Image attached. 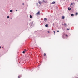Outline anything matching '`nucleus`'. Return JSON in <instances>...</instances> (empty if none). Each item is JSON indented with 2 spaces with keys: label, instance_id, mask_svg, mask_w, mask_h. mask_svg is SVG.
Segmentation results:
<instances>
[{
  "label": "nucleus",
  "instance_id": "obj_1",
  "mask_svg": "<svg viewBox=\"0 0 78 78\" xmlns=\"http://www.w3.org/2000/svg\"><path fill=\"white\" fill-rule=\"evenodd\" d=\"M36 14L37 16H39L40 14V11H39Z\"/></svg>",
  "mask_w": 78,
  "mask_h": 78
},
{
  "label": "nucleus",
  "instance_id": "obj_2",
  "mask_svg": "<svg viewBox=\"0 0 78 78\" xmlns=\"http://www.w3.org/2000/svg\"><path fill=\"white\" fill-rule=\"evenodd\" d=\"M30 26H32V25H33V22H30Z\"/></svg>",
  "mask_w": 78,
  "mask_h": 78
},
{
  "label": "nucleus",
  "instance_id": "obj_3",
  "mask_svg": "<svg viewBox=\"0 0 78 78\" xmlns=\"http://www.w3.org/2000/svg\"><path fill=\"white\" fill-rule=\"evenodd\" d=\"M44 22H46L47 20L46 18H45L44 19Z\"/></svg>",
  "mask_w": 78,
  "mask_h": 78
},
{
  "label": "nucleus",
  "instance_id": "obj_4",
  "mask_svg": "<svg viewBox=\"0 0 78 78\" xmlns=\"http://www.w3.org/2000/svg\"><path fill=\"white\" fill-rule=\"evenodd\" d=\"M62 19H64V18H65V17H64V16H62Z\"/></svg>",
  "mask_w": 78,
  "mask_h": 78
},
{
  "label": "nucleus",
  "instance_id": "obj_5",
  "mask_svg": "<svg viewBox=\"0 0 78 78\" xmlns=\"http://www.w3.org/2000/svg\"><path fill=\"white\" fill-rule=\"evenodd\" d=\"M64 25L65 26V27H67V24L66 23H64Z\"/></svg>",
  "mask_w": 78,
  "mask_h": 78
},
{
  "label": "nucleus",
  "instance_id": "obj_6",
  "mask_svg": "<svg viewBox=\"0 0 78 78\" xmlns=\"http://www.w3.org/2000/svg\"><path fill=\"white\" fill-rule=\"evenodd\" d=\"M68 9L69 11H70V10L71 9V8H70L69 7L68 8Z\"/></svg>",
  "mask_w": 78,
  "mask_h": 78
},
{
  "label": "nucleus",
  "instance_id": "obj_7",
  "mask_svg": "<svg viewBox=\"0 0 78 78\" xmlns=\"http://www.w3.org/2000/svg\"><path fill=\"white\" fill-rule=\"evenodd\" d=\"M55 2H53L52 3V4H55Z\"/></svg>",
  "mask_w": 78,
  "mask_h": 78
},
{
  "label": "nucleus",
  "instance_id": "obj_8",
  "mask_svg": "<svg viewBox=\"0 0 78 78\" xmlns=\"http://www.w3.org/2000/svg\"><path fill=\"white\" fill-rule=\"evenodd\" d=\"M45 27H48V24H47L45 25Z\"/></svg>",
  "mask_w": 78,
  "mask_h": 78
},
{
  "label": "nucleus",
  "instance_id": "obj_9",
  "mask_svg": "<svg viewBox=\"0 0 78 78\" xmlns=\"http://www.w3.org/2000/svg\"><path fill=\"white\" fill-rule=\"evenodd\" d=\"M30 19H31V18H32V16L31 15H30Z\"/></svg>",
  "mask_w": 78,
  "mask_h": 78
},
{
  "label": "nucleus",
  "instance_id": "obj_10",
  "mask_svg": "<svg viewBox=\"0 0 78 78\" xmlns=\"http://www.w3.org/2000/svg\"><path fill=\"white\" fill-rule=\"evenodd\" d=\"M38 3L39 4H40V5H41V2H39Z\"/></svg>",
  "mask_w": 78,
  "mask_h": 78
},
{
  "label": "nucleus",
  "instance_id": "obj_11",
  "mask_svg": "<svg viewBox=\"0 0 78 78\" xmlns=\"http://www.w3.org/2000/svg\"><path fill=\"white\" fill-rule=\"evenodd\" d=\"M71 16H74V15H73V14H71Z\"/></svg>",
  "mask_w": 78,
  "mask_h": 78
},
{
  "label": "nucleus",
  "instance_id": "obj_12",
  "mask_svg": "<svg viewBox=\"0 0 78 78\" xmlns=\"http://www.w3.org/2000/svg\"><path fill=\"white\" fill-rule=\"evenodd\" d=\"M20 77H21V76H22L20 75V76H18V78H20Z\"/></svg>",
  "mask_w": 78,
  "mask_h": 78
},
{
  "label": "nucleus",
  "instance_id": "obj_13",
  "mask_svg": "<svg viewBox=\"0 0 78 78\" xmlns=\"http://www.w3.org/2000/svg\"><path fill=\"white\" fill-rule=\"evenodd\" d=\"M10 12H12V10H11L10 11Z\"/></svg>",
  "mask_w": 78,
  "mask_h": 78
},
{
  "label": "nucleus",
  "instance_id": "obj_14",
  "mask_svg": "<svg viewBox=\"0 0 78 78\" xmlns=\"http://www.w3.org/2000/svg\"><path fill=\"white\" fill-rule=\"evenodd\" d=\"M43 0V2H44V3H46V1H44V0Z\"/></svg>",
  "mask_w": 78,
  "mask_h": 78
},
{
  "label": "nucleus",
  "instance_id": "obj_15",
  "mask_svg": "<svg viewBox=\"0 0 78 78\" xmlns=\"http://www.w3.org/2000/svg\"><path fill=\"white\" fill-rule=\"evenodd\" d=\"M7 19H9V16H7Z\"/></svg>",
  "mask_w": 78,
  "mask_h": 78
},
{
  "label": "nucleus",
  "instance_id": "obj_16",
  "mask_svg": "<svg viewBox=\"0 0 78 78\" xmlns=\"http://www.w3.org/2000/svg\"><path fill=\"white\" fill-rule=\"evenodd\" d=\"M24 51H27V50H26V49H24Z\"/></svg>",
  "mask_w": 78,
  "mask_h": 78
},
{
  "label": "nucleus",
  "instance_id": "obj_17",
  "mask_svg": "<svg viewBox=\"0 0 78 78\" xmlns=\"http://www.w3.org/2000/svg\"><path fill=\"white\" fill-rule=\"evenodd\" d=\"M72 5H73V4H72V3H71V4H70V6H72Z\"/></svg>",
  "mask_w": 78,
  "mask_h": 78
},
{
  "label": "nucleus",
  "instance_id": "obj_18",
  "mask_svg": "<svg viewBox=\"0 0 78 78\" xmlns=\"http://www.w3.org/2000/svg\"><path fill=\"white\" fill-rule=\"evenodd\" d=\"M77 14H78V13L76 12V15H77Z\"/></svg>",
  "mask_w": 78,
  "mask_h": 78
},
{
  "label": "nucleus",
  "instance_id": "obj_19",
  "mask_svg": "<svg viewBox=\"0 0 78 78\" xmlns=\"http://www.w3.org/2000/svg\"><path fill=\"white\" fill-rule=\"evenodd\" d=\"M23 53H25V51H23Z\"/></svg>",
  "mask_w": 78,
  "mask_h": 78
},
{
  "label": "nucleus",
  "instance_id": "obj_20",
  "mask_svg": "<svg viewBox=\"0 0 78 78\" xmlns=\"http://www.w3.org/2000/svg\"><path fill=\"white\" fill-rule=\"evenodd\" d=\"M66 37H68V35H66Z\"/></svg>",
  "mask_w": 78,
  "mask_h": 78
},
{
  "label": "nucleus",
  "instance_id": "obj_21",
  "mask_svg": "<svg viewBox=\"0 0 78 78\" xmlns=\"http://www.w3.org/2000/svg\"><path fill=\"white\" fill-rule=\"evenodd\" d=\"M67 30H69L70 29H67Z\"/></svg>",
  "mask_w": 78,
  "mask_h": 78
},
{
  "label": "nucleus",
  "instance_id": "obj_22",
  "mask_svg": "<svg viewBox=\"0 0 78 78\" xmlns=\"http://www.w3.org/2000/svg\"><path fill=\"white\" fill-rule=\"evenodd\" d=\"M48 33H50V31H48Z\"/></svg>",
  "mask_w": 78,
  "mask_h": 78
},
{
  "label": "nucleus",
  "instance_id": "obj_23",
  "mask_svg": "<svg viewBox=\"0 0 78 78\" xmlns=\"http://www.w3.org/2000/svg\"><path fill=\"white\" fill-rule=\"evenodd\" d=\"M44 56H46V54H44Z\"/></svg>",
  "mask_w": 78,
  "mask_h": 78
},
{
  "label": "nucleus",
  "instance_id": "obj_24",
  "mask_svg": "<svg viewBox=\"0 0 78 78\" xmlns=\"http://www.w3.org/2000/svg\"><path fill=\"white\" fill-rule=\"evenodd\" d=\"M22 5H24V3H23L22 4Z\"/></svg>",
  "mask_w": 78,
  "mask_h": 78
},
{
  "label": "nucleus",
  "instance_id": "obj_25",
  "mask_svg": "<svg viewBox=\"0 0 78 78\" xmlns=\"http://www.w3.org/2000/svg\"><path fill=\"white\" fill-rule=\"evenodd\" d=\"M53 32L54 33H55V31H54Z\"/></svg>",
  "mask_w": 78,
  "mask_h": 78
},
{
  "label": "nucleus",
  "instance_id": "obj_26",
  "mask_svg": "<svg viewBox=\"0 0 78 78\" xmlns=\"http://www.w3.org/2000/svg\"><path fill=\"white\" fill-rule=\"evenodd\" d=\"M54 25H55V24H54V23H53V25L54 26Z\"/></svg>",
  "mask_w": 78,
  "mask_h": 78
},
{
  "label": "nucleus",
  "instance_id": "obj_27",
  "mask_svg": "<svg viewBox=\"0 0 78 78\" xmlns=\"http://www.w3.org/2000/svg\"><path fill=\"white\" fill-rule=\"evenodd\" d=\"M16 11H17V10H16Z\"/></svg>",
  "mask_w": 78,
  "mask_h": 78
},
{
  "label": "nucleus",
  "instance_id": "obj_28",
  "mask_svg": "<svg viewBox=\"0 0 78 78\" xmlns=\"http://www.w3.org/2000/svg\"><path fill=\"white\" fill-rule=\"evenodd\" d=\"M57 32H59V30H58Z\"/></svg>",
  "mask_w": 78,
  "mask_h": 78
},
{
  "label": "nucleus",
  "instance_id": "obj_29",
  "mask_svg": "<svg viewBox=\"0 0 78 78\" xmlns=\"http://www.w3.org/2000/svg\"><path fill=\"white\" fill-rule=\"evenodd\" d=\"M2 47L1 46H0V48H1Z\"/></svg>",
  "mask_w": 78,
  "mask_h": 78
},
{
  "label": "nucleus",
  "instance_id": "obj_30",
  "mask_svg": "<svg viewBox=\"0 0 78 78\" xmlns=\"http://www.w3.org/2000/svg\"><path fill=\"white\" fill-rule=\"evenodd\" d=\"M64 25V24H62V25Z\"/></svg>",
  "mask_w": 78,
  "mask_h": 78
},
{
  "label": "nucleus",
  "instance_id": "obj_31",
  "mask_svg": "<svg viewBox=\"0 0 78 78\" xmlns=\"http://www.w3.org/2000/svg\"><path fill=\"white\" fill-rule=\"evenodd\" d=\"M54 35L55 34L54 33Z\"/></svg>",
  "mask_w": 78,
  "mask_h": 78
}]
</instances>
